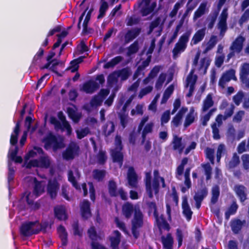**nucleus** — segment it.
<instances>
[{"instance_id":"obj_1","label":"nucleus","mask_w":249,"mask_h":249,"mask_svg":"<svg viewBox=\"0 0 249 249\" xmlns=\"http://www.w3.org/2000/svg\"><path fill=\"white\" fill-rule=\"evenodd\" d=\"M134 213V217L131 221V232L135 239L140 236V230L143 225V214L139 207H134L133 205L126 202L122 206V213L126 219L130 218Z\"/></svg>"},{"instance_id":"obj_2","label":"nucleus","mask_w":249,"mask_h":249,"mask_svg":"<svg viewBox=\"0 0 249 249\" xmlns=\"http://www.w3.org/2000/svg\"><path fill=\"white\" fill-rule=\"evenodd\" d=\"M43 142L44 143V147L46 150L52 147L53 151L55 152L65 147L63 138L61 137L58 138L52 133H49L43 139Z\"/></svg>"},{"instance_id":"obj_3","label":"nucleus","mask_w":249,"mask_h":249,"mask_svg":"<svg viewBox=\"0 0 249 249\" xmlns=\"http://www.w3.org/2000/svg\"><path fill=\"white\" fill-rule=\"evenodd\" d=\"M191 33V30H187L180 36L172 50L174 56L178 55L185 50Z\"/></svg>"},{"instance_id":"obj_4","label":"nucleus","mask_w":249,"mask_h":249,"mask_svg":"<svg viewBox=\"0 0 249 249\" xmlns=\"http://www.w3.org/2000/svg\"><path fill=\"white\" fill-rule=\"evenodd\" d=\"M36 224H39L38 220L23 223L19 228L20 235L23 237H30L38 234L39 231L36 229Z\"/></svg>"},{"instance_id":"obj_5","label":"nucleus","mask_w":249,"mask_h":249,"mask_svg":"<svg viewBox=\"0 0 249 249\" xmlns=\"http://www.w3.org/2000/svg\"><path fill=\"white\" fill-rule=\"evenodd\" d=\"M79 145L74 142H71L68 144L65 150L63 152L62 157L66 160H71L79 155Z\"/></svg>"},{"instance_id":"obj_6","label":"nucleus","mask_w":249,"mask_h":249,"mask_svg":"<svg viewBox=\"0 0 249 249\" xmlns=\"http://www.w3.org/2000/svg\"><path fill=\"white\" fill-rule=\"evenodd\" d=\"M151 0H139L137 6L141 8L140 13L142 17H146L153 12L157 6L156 2H153L150 5Z\"/></svg>"},{"instance_id":"obj_7","label":"nucleus","mask_w":249,"mask_h":249,"mask_svg":"<svg viewBox=\"0 0 249 249\" xmlns=\"http://www.w3.org/2000/svg\"><path fill=\"white\" fill-rule=\"evenodd\" d=\"M51 165V160L49 157L47 155L41 156L38 159L32 160L29 161L26 167L31 168V167H40L47 169Z\"/></svg>"},{"instance_id":"obj_8","label":"nucleus","mask_w":249,"mask_h":249,"mask_svg":"<svg viewBox=\"0 0 249 249\" xmlns=\"http://www.w3.org/2000/svg\"><path fill=\"white\" fill-rule=\"evenodd\" d=\"M195 70L192 69L186 78V87L189 86V89L186 95L187 97H190L193 95V92L195 89V85L197 80V76L194 74Z\"/></svg>"},{"instance_id":"obj_9","label":"nucleus","mask_w":249,"mask_h":249,"mask_svg":"<svg viewBox=\"0 0 249 249\" xmlns=\"http://www.w3.org/2000/svg\"><path fill=\"white\" fill-rule=\"evenodd\" d=\"M154 178L152 180V187L155 195L159 194L160 188V182L163 188H165L166 184L163 177L160 176L158 170H154L153 172Z\"/></svg>"},{"instance_id":"obj_10","label":"nucleus","mask_w":249,"mask_h":249,"mask_svg":"<svg viewBox=\"0 0 249 249\" xmlns=\"http://www.w3.org/2000/svg\"><path fill=\"white\" fill-rule=\"evenodd\" d=\"M80 214L82 218L86 220L91 217L90 204L89 200L84 199L80 204Z\"/></svg>"},{"instance_id":"obj_11","label":"nucleus","mask_w":249,"mask_h":249,"mask_svg":"<svg viewBox=\"0 0 249 249\" xmlns=\"http://www.w3.org/2000/svg\"><path fill=\"white\" fill-rule=\"evenodd\" d=\"M144 182L145 184V190L149 198L151 199L153 198L154 190L152 187V176L150 171L145 173Z\"/></svg>"},{"instance_id":"obj_12","label":"nucleus","mask_w":249,"mask_h":249,"mask_svg":"<svg viewBox=\"0 0 249 249\" xmlns=\"http://www.w3.org/2000/svg\"><path fill=\"white\" fill-rule=\"evenodd\" d=\"M128 183L132 188H136L138 186V176L133 167H129L127 174Z\"/></svg>"},{"instance_id":"obj_13","label":"nucleus","mask_w":249,"mask_h":249,"mask_svg":"<svg viewBox=\"0 0 249 249\" xmlns=\"http://www.w3.org/2000/svg\"><path fill=\"white\" fill-rule=\"evenodd\" d=\"M245 40V39L243 36H238L231 43L230 47V50L233 51L237 53H239L242 51Z\"/></svg>"},{"instance_id":"obj_14","label":"nucleus","mask_w":249,"mask_h":249,"mask_svg":"<svg viewBox=\"0 0 249 249\" xmlns=\"http://www.w3.org/2000/svg\"><path fill=\"white\" fill-rule=\"evenodd\" d=\"M59 184L56 180H49L47 185V193L52 199L56 198L57 191L59 189Z\"/></svg>"},{"instance_id":"obj_15","label":"nucleus","mask_w":249,"mask_h":249,"mask_svg":"<svg viewBox=\"0 0 249 249\" xmlns=\"http://www.w3.org/2000/svg\"><path fill=\"white\" fill-rule=\"evenodd\" d=\"M99 88V85L92 80H89L85 82L81 90L86 93H92Z\"/></svg>"},{"instance_id":"obj_16","label":"nucleus","mask_w":249,"mask_h":249,"mask_svg":"<svg viewBox=\"0 0 249 249\" xmlns=\"http://www.w3.org/2000/svg\"><path fill=\"white\" fill-rule=\"evenodd\" d=\"M181 205L183 215L186 217L188 221L190 220L192 218L193 212L191 211L190 207L188 204L187 196H184L182 197Z\"/></svg>"},{"instance_id":"obj_17","label":"nucleus","mask_w":249,"mask_h":249,"mask_svg":"<svg viewBox=\"0 0 249 249\" xmlns=\"http://www.w3.org/2000/svg\"><path fill=\"white\" fill-rule=\"evenodd\" d=\"M55 217L59 220H66L68 219L66 210L65 206L57 205L54 207Z\"/></svg>"},{"instance_id":"obj_18","label":"nucleus","mask_w":249,"mask_h":249,"mask_svg":"<svg viewBox=\"0 0 249 249\" xmlns=\"http://www.w3.org/2000/svg\"><path fill=\"white\" fill-rule=\"evenodd\" d=\"M140 32L141 29L138 28L128 30L124 36V44H128L132 41L139 36Z\"/></svg>"},{"instance_id":"obj_19","label":"nucleus","mask_w":249,"mask_h":249,"mask_svg":"<svg viewBox=\"0 0 249 249\" xmlns=\"http://www.w3.org/2000/svg\"><path fill=\"white\" fill-rule=\"evenodd\" d=\"M246 224V220H241L240 219L235 218L231 221V227L232 232L234 234L239 233L243 226Z\"/></svg>"},{"instance_id":"obj_20","label":"nucleus","mask_w":249,"mask_h":249,"mask_svg":"<svg viewBox=\"0 0 249 249\" xmlns=\"http://www.w3.org/2000/svg\"><path fill=\"white\" fill-rule=\"evenodd\" d=\"M155 218L156 219L157 227L160 231H161L162 229L167 231H170L171 229L170 225L163 215H161L160 216L159 215L157 218Z\"/></svg>"},{"instance_id":"obj_21","label":"nucleus","mask_w":249,"mask_h":249,"mask_svg":"<svg viewBox=\"0 0 249 249\" xmlns=\"http://www.w3.org/2000/svg\"><path fill=\"white\" fill-rule=\"evenodd\" d=\"M111 156L113 162L118 163L121 166L123 165L124 155L122 150H111Z\"/></svg>"},{"instance_id":"obj_22","label":"nucleus","mask_w":249,"mask_h":249,"mask_svg":"<svg viewBox=\"0 0 249 249\" xmlns=\"http://www.w3.org/2000/svg\"><path fill=\"white\" fill-rule=\"evenodd\" d=\"M161 240L164 249H173L174 240L171 233H167L166 236H162Z\"/></svg>"},{"instance_id":"obj_23","label":"nucleus","mask_w":249,"mask_h":249,"mask_svg":"<svg viewBox=\"0 0 249 249\" xmlns=\"http://www.w3.org/2000/svg\"><path fill=\"white\" fill-rule=\"evenodd\" d=\"M20 121H17L14 128L13 133L11 135L10 143L12 145H17L18 142V136L20 131Z\"/></svg>"},{"instance_id":"obj_24","label":"nucleus","mask_w":249,"mask_h":249,"mask_svg":"<svg viewBox=\"0 0 249 249\" xmlns=\"http://www.w3.org/2000/svg\"><path fill=\"white\" fill-rule=\"evenodd\" d=\"M205 28H203L197 31L192 39L191 44L196 45L202 41L205 35Z\"/></svg>"},{"instance_id":"obj_25","label":"nucleus","mask_w":249,"mask_h":249,"mask_svg":"<svg viewBox=\"0 0 249 249\" xmlns=\"http://www.w3.org/2000/svg\"><path fill=\"white\" fill-rule=\"evenodd\" d=\"M57 231L61 240L62 245L66 246L68 243V233L65 228L61 225L57 228Z\"/></svg>"},{"instance_id":"obj_26","label":"nucleus","mask_w":249,"mask_h":249,"mask_svg":"<svg viewBox=\"0 0 249 249\" xmlns=\"http://www.w3.org/2000/svg\"><path fill=\"white\" fill-rule=\"evenodd\" d=\"M173 149L174 150H178L179 153H181L184 148L182 143V138L174 135L172 142Z\"/></svg>"},{"instance_id":"obj_27","label":"nucleus","mask_w":249,"mask_h":249,"mask_svg":"<svg viewBox=\"0 0 249 249\" xmlns=\"http://www.w3.org/2000/svg\"><path fill=\"white\" fill-rule=\"evenodd\" d=\"M246 189V187L242 185L235 186V193L241 202H244L247 198Z\"/></svg>"},{"instance_id":"obj_28","label":"nucleus","mask_w":249,"mask_h":249,"mask_svg":"<svg viewBox=\"0 0 249 249\" xmlns=\"http://www.w3.org/2000/svg\"><path fill=\"white\" fill-rule=\"evenodd\" d=\"M108 194L111 197H117L118 196L117 183L114 180H109L108 185Z\"/></svg>"},{"instance_id":"obj_29","label":"nucleus","mask_w":249,"mask_h":249,"mask_svg":"<svg viewBox=\"0 0 249 249\" xmlns=\"http://www.w3.org/2000/svg\"><path fill=\"white\" fill-rule=\"evenodd\" d=\"M115 236H111L109 238L111 248H116L119 247L121 242V234L118 230L113 231Z\"/></svg>"},{"instance_id":"obj_30","label":"nucleus","mask_w":249,"mask_h":249,"mask_svg":"<svg viewBox=\"0 0 249 249\" xmlns=\"http://www.w3.org/2000/svg\"><path fill=\"white\" fill-rule=\"evenodd\" d=\"M213 104L214 102L213 100L212 95L209 93L206 96L203 101L202 111L203 112L207 111L210 107L213 106Z\"/></svg>"},{"instance_id":"obj_31","label":"nucleus","mask_w":249,"mask_h":249,"mask_svg":"<svg viewBox=\"0 0 249 249\" xmlns=\"http://www.w3.org/2000/svg\"><path fill=\"white\" fill-rule=\"evenodd\" d=\"M106 175V171L105 170L94 169L92 171L93 178L98 182L102 181Z\"/></svg>"},{"instance_id":"obj_32","label":"nucleus","mask_w":249,"mask_h":249,"mask_svg":"<svg viewBox=\"0 0 249 249\" xmlns=\"http://www.w3.org/2000/svg\"><path fill=\"white\" fill-rule=\"evenodd\" d=\"M109 7L108 4L105 0H101L100 6L99 10V14L97 16L98 19L102 18L106 15V12Z\"/></svg>"},{"instance_id":"obj_33","label":"nucleus","mask_w":249,"mask_h":249,"mask_svg":"<svg viewBox=\"0 0 249 249\" xmlns=\"http://www.w3.org/2000/svg\"><path fill=\"white\" fill-rule=\"evenodd\" d=\"M220 196V188L218 185H214L212 188V197L211 203L215 204L218 200Z\"/></svg>"},{"instance_id":"obj_34","label":"nucleus","mask_w":249,"mask_h":249,"mask_svg":"<svg viewBox=\"0 0 249 249\" xmlns=\"http://www.w3.org/2000/svg\"><path fill=\"white\" fill-rule=\"evenodd\" d=\"M96 158L97 162L99 164L104 165L107 159L106 151L100 149L98 153L96 155Z\"/></svg>"},{"instance_id":"obj_35","label":"nucleus","mask_w":249,"mask_h":249,"mask_svg":"<svg viewBox=\"0 0 249 249\" xmlns=\"http://www.w3.org/2000/svg\"><path fill=\"white\" fill-rule=\"evenodd\" d=\"M34 181L35 186L33 193L36 197H38L44 192V188L42 187L41 182L37 180L36 178H34Z\"/></svg>"},{"instance_id":"obj_36","label":"nucleus","mask_w":249,"mask_h":249,"mask_svg":"<svg viewBox=\"0 0 249 249\" xmlns=\"http://www.w3.org/2000/svg\"><path fill=\"white\" fill-rule=\"evenodd\" d=\"M194 114V109L193 108H191L185 119L184 123V126L185 128L188 127L194 122L195 118Z\"/></svg>"},{"instance_id":"obj_37","label":"nucleus","mask_w":249,"mask_h":249,"mask_svg":"<svg viewBox=\"0 0 249 249\" xmlns=\"http://www.w3.org/2000/svg\"><path fill=\"white\" fill-rule=\"evenodd\" d=\"M89 238L92 242H96L98 239H100V236L98 234L95 228L92 226H91L87 231Z\"/></svg>"},{"instance_id":"obj_38","label":"nucleus","mask_w":249,"mask_h":249,"mask_svg":"<svg viewBox=\"0 0 249 249\" xmlns=\"http://www.w3.org/2000/svg\"><path fill=\"white\" fill-rule=\"evenodd\" d=\"M240 80H243L249 75V63H244L241 66L240 71Z\"/></svg>"},{"instance_id":"obj_39","label":"nucleus","mask_w":249,"mask_h":249,"mask_svg":"<svg viewBox=\"0 0 249 249\" xmlns=\"http://www.w3.org/2000/svg\"><path fill=\"white\" fill-rule=\"evenodd\" d=\"M208 195V189L206 187L198 190L194 196V199L203 201Z\"/></svg>"},{"instance_id":"obj_40","label":"nucleus","mask_w":249,"mask_h":249,"mask_svg":"<svg viewBox=\"0 0 249 249\" xmlns=\"http://www.w3.org/2000/svg\"><path fill=\"white\" fill-rule=\"evenodd\" d=\"M44 53V49L40 47L38 52L35 55L33 59L32 60V65L35 66L38 63L39 64L41 61V59L43 56Z\"/></svg>"},{"instance_id":"obj_41","label":"nucleus","mask_w":249,"mask_h":249,"mask_svg":"<svg viewBox=\"0 0 249 249\" xmlns=\"http://www.w3.org/2000/svg\"><path fill=\"white\" fill-rule=\"evenodd\" d=\"M174 89V87L173 85H170L165 89L163 93V95L161 99V103H166L168 99L170 98L171 95L172 94Z\"/></svg>"},{"instance_id":"obj_42","label":"nucleus","mask_w":249,"mask_h":249,"mask_svg":"<svg viewBox=\"0 0 249 249\" xmlns=\"http://www.w3.org/2000/svg\"><path fill=\"white\" fill-rule=\"evenodd\" d=\"M146 205L148 207L149 213L153 212V215L154 217L157 218L159 215L156 202L154 201H148L147 202Z\"/></svg>"},{"instance_id":"obj_43","label":"nucleus","mask_w":249,"mask_h":249,"mask_svg":"<svg viewBox=\"0 0 249 249\" xmlns=\"http://www.w3.org/2000/svg\"><path fill=\"white\" fill-rule=\"evenodd\" d=\"M238 209V205L235 202H233L225 212V218L228 220L231 215L234 214Z\"/></svg>"},{"instance_id":"obj_44","label":"nucleus","mask_w":249,"mask_h":249,"mask_svg":"<svg viewBox=\"0 0 249 249\" xmlns=\"http://www.w3.org/2000/svg\"><path fill=\"white\" fill-rule=\"evenodd\" d=\"M235 71L234 70L231 69L227 71L225 73H224L222 76L224 77V78L227 82H229L231 79L236 80V77L235 76Z\"/></svg>"},{"instance_id":"obj_45","label":"nucleus","mask_w":249,"mask_h":249,"mask_svg":"<svg viewBox=\"0 0 249 249\" xmlns=\"http://www.w3.org/2000/svg\"><path fill=\"white\" fill-rule=\"evenodd\" d=\"M206 8V4L205 3H201L195 12L194 18L196 19L201 17L205 14Z\"/></svg>"},{"instance_id":"obj_46","label":"nucleus","mask_w":249,"mask_h":249,"mask_svg":"<svg viewBox=\"0 0 249 249\" xmlns=\"http://www.w3.org/2000/svg\"><path fill=\"white\" fill-rule=\"evenodd\" d=\"M68 177L69 181L72 184L73 187L77 190H80V186L77 182L72 170L69 171Z\"/></svg>"},{"instance_id":"obj_47","label":"nucleus","mask_w":249,"mask_h":249,"mask_svg":"<svg viewBox=\"0 0 249 249\" xmlns=\"http://www.w3.org/2000/svg\"><path fill=\"white\" fill-rule=\"evenodd\" d=\"M72 228L74 235L82 237L83 235V230L80 229L78 221H74L72 224Z\"/></svg>"},{"instance_id":"obj_48","label":"nucleus","mask_w":249,"mask_h":249,"mask_svg":"<svg viewBox=\"0 0 249 249\" xmlns=\"http://www.w3.org/2000/svg\"><path fill=\"white\" fill-rule=\"evenodd\" d=\"M204 170L205 174L206 175V179L208 180L211 179L212 173V168L209 163H203L201 164Z\"/></svg>"},{"instance_id":"obj_49","label":"nucleus","mask_w":249,"mask_h":249,"mask_svg":"<svg viewBox=\"0 0 249 249\" xmlns=\"http://www.w3.org/2000/svg\"><path fill=\"white\" fill-rule=\"evenodd\" d=\"M130 75V70L127 68H123L118 72V76L121 78L122 80H126Z\"/></svg>"},{"instance_id":"obj_50","label":"nucleus","mask_w":249,"mask_h":249,"mask_svg":"<svg viewBox=\"0 0 249 249\" xmlns=\"http://www.w3.org/2000/svg\"><path fill=\"white\" fill-rule=\"evenodd\" d=\"M139 50L138 42L135 41L127 48V55H130L136 53Z\"/></svg>"},{"instance_id":"obj_51","label":"nucleus","mask_w":249,"mask_h":249,"mask_svg":"<svg viewBox=\"0 0 249 249\" xmlns=\"http://www.w3.org/2000/svg\"><path fill=\"white\" fill-rule=\"evenodd\" d=\"M244 97V94L243 91H239L233 96V101L236 106H239L242 101Z\"/></svg>"},{"instance_id":"obj_52","label":"nucleus","mask_w":249,"mask_h":249,"mask_svg":"<svg viewBox=\"0 0 249 249\" xmlns=\"http://www.w3.org/2000/svg\"><path fill=\"white\" fill-rule=\"evenodd\" d=\"M166 74L164 73H161L160 74L158 79L156 83L155 87L157 89H160L166 80Z\"/></svg>"},{"instance_id":"obj_53","label":"nucleus","mask_w":249,"mask_h":249,"mask_svg":"<svg viewBox=\"0 0 249 249\" xmlns=\"http://www.w3.org/2000/svg\"><path fill=\"white\" fill-rule=\"evenodd\" d=\"M110 124V127L109 129H108V124H107L103 129V132L105 135L107 137L110 135V134L114 131L115 130V125L113 122H109L108 123Z\"/></svg>"},{"instance_id":"obj_54","label":"nucleus","mask_w":249,"mask_h":249,"mask_svg":"<svg viewBox=\"0 0 249 249\" xmlns=\"http://www.w3.org/2000/svg\"><path fill=\"white\" fill-rule=\"evenodd\" d=\"M240 163L239 157L235 153L229 162V165L231 168H234L236 167Z\"/></svg>"},{"instance_id":"obj_55","label":"nucleus","mask_w":249,"mask_h":249,"mask_svg":"<svg viewBox=\"0 0 249 249\" xmlns=\"http://www.w3.org/2000/svg\"><path fill=\"white\" fill-rule=\"evenodd\" d=\"M243 168L246 170H249V155L243 154L241 156Z\"/></svg>"},{"instance_id":"obj_56","label":"nucleus","mask_w":249,"mask_h":249,"mask_svg":"<svg viewBox=\"0 0 249 249\" xmlns=\"http://www.w3.org/2000/svg\"><path fill=\"white\" fill-rule=\"evenodd\" d=\"M212 133L213 134V138L214 140H218L220 138L219 135V130L216 126V123H214L212 124Z\"/></svg>"},{"instance_id":"obj_57","label":"nucleus","mask_w":249,"mask_h":249,"mask_svg":"<svg viewBox=\"0 0 249 249\" xmlns=\"http://www.w3.org/2000/svg\"><path fill=\"white\" fill-rule=\"evenodd\" d=\"M115 148L113 150H122L123 145L122 144L121 137L117 135L115 139Z\"/></svg>"},{"instance_id":"obj_58","label":"nucleus","mask_w":249,"mask_h":249,"mask_svg":"<svg viewBox=\"0 0 249 249\" xmlns=\"http://www.w3.org/2000/svg\"><path fill=\"white\" fill-rule=\"evenodd\" d=\"M49 222L48 221H45L42 222L41 223H39V224H36V229H37L39 231V233L42 231L43 232H46V229L49 226Z\"/></svg>"},{"instance_id":"obj_59","label":"nucleus","mask_w":249,"mask_h":249,"mask_svg":"<svg viewBox=\"0 0 249 249\" xmlns=\"http://www.w3.org/2000/svg\"><path fill=\"white\" fill-rule=\"evenodd\" d=\"M115 222L116 224L117 227L118 228H119L122 231H123L124 233H126L127 232L125 223L124 222L120 221L118 217H115Z\"/></svg>"},{"instance_id":"obj_60","label":"nucleus","mask_w":249,"mask_h":249,"mask_svg":"<svg viewBox=\"0 0 249 249\" xmlns=\"http://www.w3.org/2000/svg\"><path fill=\"white\" fill-rule=\"evenodd\" d=\"M182 119L181 117L176 114L171 121V124L175 127H178L181 124Z\"/></svg>"},{"instance_id":"obj_61","label":"nucleus","mask_w":249,"mask_h":249,"mask_svg":"<svg viewBox=\"0 0 249 249\" xmlns=\"http://www.w3.org/2000/svg\"><path fill=\"white\" fill-rule=\"evenodd\" d=\"M206 157L210 160V161L213 163L214 161V150L210 148H207L206 149Z\"/></svg>"},{"instance_id":"obj_62","label":"nucleus","mask_w":249,"mask_h":249,"mask_svg":"<svg viewBox=\"0 0 249 249\" xmlns=\"http://www.w3.org/2000/svg\"><path fill=\"white\" fill-rule=\"evenodd\" d=\"M249 19V8L247 9L243 14L239 20V23L242 25L244 23Z\"/></svg>"},{"instance_id":"obj_63","label":"nucleus","mask_w":249,"mask_h":249,"mask_svg":"<svg viewBox=\"0 0 249 249\" xmlns=\"http://www.w3.org/2000/svg\"><path fill=\"white\" fill-rule=\"evenodd\" d=\"M50 123L54 125L56 129L57 128H62L61 123L54 116H51L50 118Z\"/></svg>"},{"instance_id":"obj_64","label":"nucleus","mask_w":249,"mask_h":249,"mask_svg":"<svg viewBox=\"0 0 249 249\" xmlns=\"http://www.w3.org/2000/svg\"><path fill=\"white\" fill-rule=\"evenodd\" d=\"M234 109V106L233 104H231L230 108L226 109L224 112V120H226L232 115Z\"/></svg>"}]
</instances>
